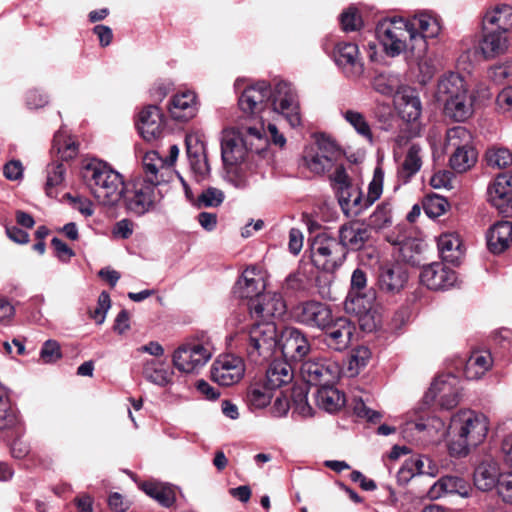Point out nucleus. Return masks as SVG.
I'll return each instance as SVG.
<instances>
[{"instance_id": "48", "label": "nucleus", "mask_w": 512, "mask_h": 512, "mask_svg": "<svg viewBox=\"0 0 512 512\" xmlns=\"http://www.w3.org/2000/svg\"><path fill=\"white\" fill-rule=\"evenodd\" d=\"M47 179L45 191L49 197L57 195V188L60 187L65 179L66 166L61 162H53L47 166Z\"/></svg>"}, {"instance_id": "63", "label": "nucleus", "mask_w": 512, "mask_h": 512, "mask_svg": "<svg viewBox=\"0 0 512 512\" xmlns=\"http://www.w3.org/2000/svg\"><path fill=\"white\" fill-rule=\"evenodd\" d=\"M53 147L57 149L58 153L62 154L63 158H72L76 155L77 146L75 142L63 140L62 134L58 132L54 136Z\"/></svg>"}, {"instance_id": "8", "label": "nucleus", "mask_w": 512, "mask_h": 512, "mask_svg": "<svg viewBox=\"0 0 512 512\" xmlns=\"http://www.w3.org/2000/svg\"><path fill=\"white\" fill-rule=\"evenodd\" d=\"M311 260L322 271L333 272L346 260V252L338 240L326 232L317 234L310 245Z\"/></svg>"}, {"instance_id": "3", "label": "nucleus", "mask_w": 512, "mask_h": 512, "mask_svg": "<svg viewBox=\"0 0 512 512\" xmlns=\"http://www.w3.org/2000/svg\"><path fill=\"white\" fill-rule=\"evenodd\" d=\"M376 36L390 57L406 53L421 58L426 54L427 42L420 35L413 34L403 18L383 19L376 26Z\"/></svg>"}, {"instance_id": "57", "label": "nucleus", "mask_w": 512, "mask_h": 512, "mask_svg": "<svg viewBox=\"0 0 512 512\" xmlns=\"http://www.w3.org/2000/svg\"><path fill=\"white\" fill-rule=\"evenodd\" d=\"M224 200V193L217 188L209 187L201 192L198 196V206L203 207H217Z\"/></svg>"}, {"instance_id": "40", "label": "nucleus", "mask_w": 512, "mask_h": 512, "mask_svg": "<svg viewBox=\"0 0 512 512\" xmlns=\"http://www.w3.org/2000/svg\"><path fill=\"white\" fill-rule=\"evenodd\" d=\"M143 176L137 179H143V181H151L156 186H160L163 181V173L161 169L164 168L163 160L159 157L155 151L148 152L144 155L143 161Z\"/></svg>"}, {"instance_id": "11", "label": "nucleus", "mask_w": 512, "mask_h": 512, "mask_svg": "<svg viewBox=\"0 0 512 512\" xmlns=\"http://www.w3.org/2000/svg\"><path fill=\"white\" fill-rule=\"evenodd\" d=\"M300 374L309 385L322 387L333 384L338 377V366L324 358H315L304 361L300 366Z\"/></svg>"}, {"instance_id": "31", "label": "nucleus", "mask_w": 512, "mask_h": 512, "mask_svg": "<svg viewBox=\"0 0 512 512\" xmlns=\"http://www.w3.org/2000/svg\"><path fill=\"white\" fill-rule=\"evenodd\" d=\"M488 249L494 254L504 252L512 243V223L499 221L493 224L486 233Z\"/></svg>"}, {"instance_id": "25", "label": "nucleus", "mask_w": 512, "mask_h": 512, "mask_svg": "<svg viewBox=\"0 0 512 512\" xmlns=\"http://www.w3.org/2000/svg\"><path fill=\"white\" fill-rule=\"evenodd\" d=\"M338 242L343 246L346 255L348 250H360L369 238L368 229L356 222H348L339 227Z\"/></svg>"}, {"instance_id": "19", "label": "nucleus", "mask_w": 512, "mask_h": 512, "mask_svg": "<svg viewBox=\"0 0 512 512\" xmlns=\"http://www.w3.org/2000/svg\"><path fill=\"white\" fill-rule=\"evenodd\" d=\"M457 276L455 271L443 263L434 262L423 267L420 281L430 290H445L454 285Z\"/></svg>"}, {"instance_id": "55", "label": "nucleus", "mask_w": 512, "mask_h": 512, "mask_svg": "<svg viewBox=\"0 0 512 512\" xmlns=\"http://www.w3.org/2000/svg\"><path fill=\"white\" fill-rule=\"evenodd\" d=\"M384 172L381 167H376L373 178L368 185L367 204L372 205L377 201L383 191Z\"/></svg>"}, {"instance_id": "61", "label": "nucleus", "mask_w": 512, "mask_h": 512, "mask_svg": "<svg viewBox=\"0 0 512 512\" xmlns=\"http://www.w3.org/2000/svg\"><path fill=\"white\" fill-rule=\"evenodd\" d=\"M111 306L110 296L103 291L98 297L97 307L90 312L91 318L97 323L102 324L105 321L106 313Z\"/></svg>"}, {"instance_id": "23", "label": "nucleus", "mask_w": 512, "mask_h": 512, "mask_svg": "<svg viewBox=\"0 0 512 512\" xmlns=\"http://www.w3.org/2000/svg\"><path fill=\"white\" fill-rule=\"evenodd\" d=\"M483 30L494 27L495 31L507 34L512 30V6L497 3L488 7L482 18Z\"/></svg>"}, {"instance_id": "37", "label": "nucleus", "mask_w": 512, "mask_h": 512, "mask_svg": "<svg viewBox=\"0 0 512 512\" xmlns=\"http://www.w3.org/2000/svg\"><path fill=\"white\" fill-rule=\"evenodd\" d=\"M141 489L163 507H170L176 500V489L168 483L148 481L141 484Z\"/></svg>"}, {"instance_id": "44", "label": "nucleus", "mask_w": 512, "mask_h": 512, "mask_svg": "<svg viewBox=\"0 0 512 512\" xmlns=\"http://www.w3.org/2000/svg\"><path fill=\"white\" fill-rule=\"evenodd\" d=\"M387 240L391 244L399 246L400 257L403 261L412 264H415L418 261L415 254L420 252V247L414 239L400 234L394 236V233H392L391 235L387 236Z\"/></svg>"}, {"instance_id": "12", "label": "nucleus", "mask_w": 512, "mask_h": 512, "mask_svg": "<svg viewBox=\"0 0 512 512\" xmlns=\"http://www.w3.org/2000/svg\"><path fill=\"white\" fill-rule=\"evenodd\" d=\"M322 331L323 343L330 350L342 352L350 346L356 327L346 317H338L336 319L332 317Z\"/></svg>"}, {"instance_id": "15", "label": "nucleus", "mask_w": 512, "mask_h": 512, "mask_svg": "<svg viewBox=\"0 0 512 512\" xmlns=\"http://www.w3.org/2000/svg\"><path fill=\"white\" fill-rule=\"evenodd\" d=\"M293 317L298 323L322 330L330 322L332 312L324 303L306 301L294 307Z\"/></svg>"}, {"instance_id": "50", "label": "nucleus", "mask_w": 512, "mask_h": 512, "mask_svg": "<svg viewBox=\"0 0 512 512\" xmlns=\"http://www.w3.org/2000/svg\"><path fill=\"white\" fill-rule=\"evenodd\" d=\"M342 115L359 135L370 142L372 141L373 135L371 128L362 113L355 110H346L342 113Z\"/></svg>"}, {"instance_id": "52", "label": "nucleus", "mask_w": 512, "mask_h": 512, "mask_svg": "<svg viewBox=\"0 0 512 512\" xmlns=\"http://www.w3.org/2000/svg\"><path fill=\"white\" fill-rule=\"evenodd\" d=\"M488 166L502 169L512 163V153L507 148H490L486 152Z\"/></svg>"}, {"instance_id": "45", "label": "nucleus", "mask_w": 512, "mask_h": 512, "mask_svg": "<svg viewBox=\"0 0 512 512\" xmlns=\"http://www.w3.org/2000/svg\"><path fill=\"white\" fill-rule=\"evenodd\" d=\"M492 366V358L489 354H473L466 362L464 375L469 380L481 378Z\"/></svg>"}, {"instance_id": "24", "label": "nucleus", "mask_w": 512, "mask_h": 512, "mask_svg": "<svg viewBox=\"0 0 512 512\" xmlns=\"http://www.w3.org/2000/svg\"><path fill=\"white\" fill-rule=\"evenodd\" d=\"M163 129L162 114L156 105L145 107L139 114L138 130L141 136L152 141L158 138Z\"/></svg>"}, {"instance_id": "53", "label": "nucleus", "mask_w": 512, "mask_h": 512, "mask_svg": "<svg viewBox=\"0 0 512 512\" xmlns=\"http://www.w3.org/2000/svg\"><path fill=\"white\" fill-rule=\"evenodd\" d=\"M307 168L315 174H323L329 171L334 163L330 158L320 154L317 151L315 153H309L304 157Z\"/></svg>"}, {"instance_id": "38", "label": "nucleus", "mask_w": 512, "mask_h": 512, "mask_svg": "<svg viewBox=\"0 0 512 512\" xmlns=\"http://www.w3.org/2000/svg\"><path fill=\"white\" fill-rule=\"evenodd\" d=\"M316 401L319 407L332 413L345 405V395L333 384H326L317 388Z\"/></svg>"}, {"instance_id": "35", "label": "nucleus", "mask_w": 512, "mask_h": 512, "mask_svg": "<svg viewBox=\"0 0 512 512\" xmlns=\"http://www.w3.org/2000/svg\"><path fill=\"white\" fill-rule=\"evenodd\" d=\"M474 96L466 92L457 98L444 103V113L456 122L470 118L474 112Z\"/></svg>"}, {"instance_id": "29", "label": "nucleus", "mask_w": 512, "mask_h": 512, "mask_svg": "<svg viewBox=\"0 0 512 512\" xmlns=\"http://www.w3.org/2000/svg\"><path fill=\"white\" fill-rule=\"evenodd\" d=\"M466 92L468 89L463 77L458 73L450 72L439 79L436 99L444 104Z\"/></svg>"}, {"instance_id": "49", "label": "nucleus", "mask_w": 512, "mask_h": 512, "mask_svg": "<svg viewBox=\"0 0 512 512\" xmlns=\"http://www.w3.org/2000/svg\"><path fill=\"white\" fill-rule=\"evenodd\" d=\"M477 161V153L474 148L460 149L451 152L449 163L451 168L458 173L470 169Z\"/></svg>"}, {"instance_id": "6", "label": "nucleus", "mask_w": 512, "mask_h": 512, "mask_svg": "<svg viewBox=\"0 0 512 512\" xmlns=\"http://www.w3.org/2000/svg\"><path fill=\"white\" fill-rule=\"evenodd\" d=\"M122 199L129 213L143 216L157 209L163 194L153 182L135 178L125 185Z\"/></svg>"}, {"instance_id": "43", "label": "nucleus", "mask_w": 512, "mask_h": 512, "mask_svg": "<svg viewBox=\"0 0 512 512\" xmlns=\"http://www.w3.org/2000/svg\"><path fill=\"white\" fill-rule=\"evenodd\" d=\"M172 371L165 367L163 363L156 360H148L143 366L144 378L161 387L166 386L172 380Z\"/></svg>"}, {"instance_id": "46", "label": "nucleus", "mask_w": 512, "mask_h": 512, "mask_svg": "<svg viewBox=\"0 0 512 512\" xmlns=\"http://www.w3.org/2000/svg\"><path fill=\"white\" fill-rule=\"evenodd\" d=\"M367 277L366 273L361 269H356L351 276V288L348 293L346 306L359 304L366 300L368 291L366 290Z\"/></svg>"}, {"instance_id": "18", "label": "nucleus", "mask_w": 512, "mask_h": 512, "mask_svg": "<svg viewBox=\"0 0 512 512\" xmlns=\"http://www.w3.org/2000/svg\"><path fill=\"white\" fill-rule=\"evenodd\" d=\"M489 201L505 217L512 216V175L500 174L488 189Z\"/></svg>"}, {"instance_id": "9", "label": "nucleus", "mask_w": 512, "mask_h": 512, "mask_svg": "<svg viewBox=\"0 0 512 512\" xmlns=\"http://www.w3.org/2000/svg\"><path fill=\"white\" fill-rule=\"evenodd\" d=\"M212 350L209 341L189 340L175 350L173 364L179 371L193 373L207 364L212 357Z\"/></svg>"}, {"instance_id": "36", "label": "nucleus", "mask_w": 512, "mask_h": 512, "mask_svg": "<svg viewBox=\"0 0 512 512\" xmlns=\"http://www.w3.org/2000/svg\"><path fill=\"white\" fill-rule=\"evenodd\" d=\"M293 380V370L289 363L282 360L273 361L266 371L265 384L273 391L288 385Z\"/></svg>"}, {"instance_id": "64", "label": "nucleus", "mask_w": 512, "mask_h": 512, "mask_svg": "<svg viewBox=\"0 0 512 512\" xmlns=\"http://www.w3.org/2000/svg\"><path fill=\"white\" fill-rule=\"evenodd\" d=\"M497 491L505 501L512 503V472L501 474L498 478Z\"/></svg>"}, {"instance_id": "16", "label": "nucleus", "mask_w": 512, "mask_h": 512, "mask_svg": "<svg viewBox=\"0 0 512 512\" xmlns=\"http://www.w3.org/2000/svg\"><path fill=\"white\" fill-rule=\"evenodd\" d=\"M333 57L347 78L357 79L364 73V63L359 57V49L355 43L340 42L336 44Z\"/></svg>"}, {"instance_id": "14", "label": "nucleus", "mask_w": 512, "mask_h": 512, "mask_svg": "<svg viewBox=\"0 0 512 512\" xmlns=\"http://www.w3.org/2000/svg\"><path fill=\"white\" fill-rule=\"evenodd\" d=\"M278 348L286 359L301 362L309 354L311 345L301 330L285 327L280 333Z\"/></svg>"}, {"instance_id": "17", "label": "nucleus", "mask_w": 512, "mask_h": 512, "mask_svg": "<svg viewBox=\"0 0 512 512\" xmlns=\"http://www.w3.org/2000/svg\"><path fill=\"white\" fill-rule=\"evenodd\" d=\"M246 309L256 322H264L281 317L286 312V304L280 294L268 292L249 303Z\"/></svg>"}, {"instance_id": "54", "label": "nucleus", "mask_w": 512, "mask_h": 512, "mask_svg": "<svg viewBox=\"0 0 512 512\" xmlns=\"http://www.w3.org/2000/svg\"><path fill=\"white\" fill-rule=\"evenodd\" d=\"M392 222V209L389 203H382L369 217V225L374 229H383Z\"/></svg>"}, {"instance_id": "5", "label": "nucleus", "mask_w": 512, "mask_h": 512, "mask_svg": "<svg viewBox=\"0 0 512 512\" xmlns=\"http://www.w3.org/2000/svg\"><path fill=\"white\" fill-rule=\"evenodd\" d=\"M278 343L279 335L273 321L256 322L248 333L247 357L255 364H263L273 357Z\"/></svg>"}, {"instance_id": "59", "label": "nucleus", "mask_w": 512, "mask_h": 512, "mask_svg": "<svg viewBox=\"0 0 512 512\" xmlns=\"http://www.w3.org/2000/svg\"><path fill=\"white\" fill-rule=\"evenodd\" d=\"M342 29L346 32L356 31L362 26V20L355 7H349L340 15Z\"/></svg>"}, {"instance_id": "7", "label": "nucleus", "mask_w": 512, "mask_h": 512, "mask_svg": "<svg viewBox=\"0 0 512 512\" xmlns=\"http://www.w3.org/2000/svg\"><path fill=\"white\" fill-rule=\"evenodd\" d=\"M266 129L257 126H242L237 131H224L221 138V157L227 166H233L244 161L248 150L247 138L262 139Z\"/></svg>"}, {"instance_id": "21", "label": "nucleus", "mask_w": 512, "mask_h": 512, "mask_svg": "<svg viewBox=\"0 0 512 512\" xmlns=\"http://www.w3.org/2000/svg\"><path fill=\"white\" fill-rule=\"evenodd\" d=\"M408 273L403 265L391 263L382 266L378 275L379 289L386 294H397L405 286Z\"/></svg>"}, {"instance_id": "39", "label": "nucleus", "mask_w": 512, "mask_h": 512, "mask_svg": "<svg viewBox=\"0 0 512 512\" xmlns=\"http://www.w3.org/2000/svg\"><path fill=\"white\" fill-rule=\"evenodd\" d=\"M500 475L495 462L483 461L474 471V483L478 489L488 491L497 486Z\"/></svg>"}, {"instance_id": "2", "label": "nucleus", "mask_w": 512, "mask_h": 512, "mask_svg": "<svg viewBox=\"0 0 512 512\" xmlns=\"http://www.w3.org/2000/svg\"><path fill=\"white\" fill-rule=\"evenodd\" d=\"M448 433L449 452L453 456H466L470 449L481 444L488 433V419L473 410H461L451 417Z\"/></svg>"}, {"instance_id": "13", "label": "nucleus", "mask_w": 512, "mask_h": 512, "mask_svg": "<svg viewBox=\"0 0 512 512\" xmlns=\"http://www.w3.org/2000/svg\"><path fill=\"white\" fill-rule=\"evenodd\" d=\"M245 365L242 358L226 354L216 359L211 368V378L222 386L238 383L244 376Z\"/></svg>"}, {"instance_id": "42", "label": "nucleus", "mask_w": 512, "mask_h": 512, "mask_svg": "<svg viewBox=\"0 0 512 512\" xmlns=\"http://www.w3.org/2000/svg\"><path fill=\"white\" fill-rule=\"evenodd\" d=\"M472 147V134L463 126H455L447 130L444 151L446 153Z\"/></svg>"}, {"instance_id": "41", "label": "nucleus", "mask_w": 512, "mask_h": 512, "mask_svg": "<svg viewBox=\"0 0 512 512\" xmlns=\"http://www.w3.org/2000/svg\"><path fill=\"white\" fill-rule=\"evenodd\" d=\"M273 397V390L265 383H252L246 393V401L251 410L263 409L268 406Z\"/></svg>"}, {"instance_id": "56", "label": "nucleus", "mask_w": 512, "mask_h": 512, "mask_svg": "<svg viewBox=\"0 0 512 512\" xmlns=\"http://www.w3.org/2000/svg\"><path fill=\"white\" fill-rule=\"evenodd\" d=\"M447 207V200L439 195L429 196L424 202V210L431 218H436L444 214Z\"/></svg>"}, {"instance_id": "33", "label": "nucleus", "mask_w": 512, "mask_h": 512, "mask_svg": "<svg viewBox=\"0 0 512 512\" xmlns=\"http://www.w3.org/2000/svg\"><path fill=\"white\" fill-rule=\"evenodd\" d=\"M437 247L443 261L458 264L464 254L462 242L454 232L442 233L437 239Z\"/></svg>"}, {"instance_id": "62", "label": "nucleus", "mask_w": 512, "mask_h": 512, "mask_svg": "<svg viewBox=\"0 0 512 512\" xmlns=\"http://www.w3.org/2000/svg\"><path fill=\"white\" fill-rule=\"evenodd\" d=\"M372 87L376 92L384 96H392L395 92L394 79L383 74L374 78Z\"/></svg>"}, {"instance_id": "28", "label": "nucleus", "mask_w": 512, "mask_h": 512, "mask_svg": "<svg viewBox=\"0 0 512 512\" xmlns=\"http://www.w3.org/2000/svg\"><path fill=\"white\" fill-rule=\"evenodd\" d=\"M375 301L376 291L371 288L368 291L365 301H362L359 304L346 306L348 310L357 314L360 327L367 332H371L376 329L379 323V317L374 309Z\"/></svg>"}, {"instance_id": "1", "label": "nucleus", "mask_w": 512, "mask_h": 512, "mask_svg": "<svg viewBox=\"0 0 512 512\" xmlns=\"http://www.w3.org/2000/svg\"><path fill=\"white\" fill-rule=\"evenodd\" d=\"M245 80L236 79L234 88L239 93L240 110L253 118H258L265 129V121L271 115L285 118L291 127L301 125V113L298 95L291 83L279 81L272 90L266 81H258L244 86Z\"/></svg>"}, {"instance_id": "22", "label": "nucleus", "mask_w": 512, "mask_h": 512, "mask_svg": "<svg viewBox=\"0 0 512 512\" xmlns=\"http://www.w3.org/2000/svg\"><path fill=\"white\" fill-rule=\"evenodd\" d=\"M265 290L263 277L255 267L247 268L234 287V294L242 299H249L250 302L261 297Z\"/></svg>"}, {"instance_id": "20", "label": "nucleus", "mask_w": 512, "mask_h": 512, "mask_svg": "<svg viewBox=\"0 0 512 512\" xmlns=\"http://www.w3.org/2000/svg\"><path fill=\"white\" fill-rule=\"evenodd\" d=\"M199 110L197 95L192 90H184L174 94L169 100L168 111L172 119L188 122Z\"/></svg>"}, {"instance_id": "51", "label": "nucleus", "mask_w": 512, "mask_h": 512, "mask_svg": "<svg viewBox=\"0 0 512 512\" xmlns=\"http://www.w3.org/2000/svg\"><path fill=\"white\" fill-rule=\"evenodd\" d=\"M427 464V456H417L407 459L399 471V478L409 481L416 475H424V468Z\"/></svg>"}, {"instance_id": "58", "label": "nucleus", "mask_w": 512, "mask_h": 512, "mask_svg": "<svg viewBox=\"0 0 512 512\" xmlns=\"http://www.w3.org/2000/svg\"><path fill=\"white\" fill-rule=\"evenodd\" d=\"M292 402L294 410L301 416L311 415L312 408L308 404L307 391L303 387L294 388L292 391Z\"/></svg>"}, {"instance_id": "47", "label": "nucleus", "mask_w": 512, "mask_h": 512, "mask_svg": "<svg viewBox=\"0 0 512 512\" xmlns=\"http://www.w3.org/2000/svg\"><path fill=\"white\" fill-rule=\"evenodd\" d=\"M422 166L421 147L417 144H412L405 156L399 171L400 177L408 181L414 176Z\"/></svg>"}, {"instance_id": "27", "label": "nucleus", "mask_w": 512, "mask_h": 512, "mask_svg": "<svg viewBox=\"0 0 512 512\" xmlns=\"http://www.w3.org/2000/svg\"><path fill=\"white\" fill-rule=\"evenodd\" d=\"M186 152L191 168L200 175L210 171L205 145L197 133H190L185 138Z\"/></svg>"}, {"instance_id": "26", "label": "nucleus", "mask_w": 512, "mask_h": 512, "mask_svg": "<svg viewBox=\"0 0 512 512\" xmlns=\"http://www.w3.org/2000/svg\"><path fill=\"white\" fill-rule=\"evenodd\" d=\"M422 102L415 90H405L401 97L399 114L403 120L413 124L412 135L416 136L420 132L419 119L422 115Z\"/></svg>"}, {"instance_id": "32", "label": "nucleus", "mask_w": 512, "mask_h": 512, "mask_svg": "<svg viewBox=\"0 0 512 512\" xmlns=\"http://www.w3.org/2000/svg\"><path fill=\"white\" fill-rule=\"evenodd\" d=\"M406 23L413 34L420 35L425 41L426 38L436 37L441 30L437 17L428 11L418 12Z\"/></svg>"}, {"instance_id": "34", "label": "nucleus", "mask_w": 512, "mask_h": 512, "mask_svg": "<svg viewBox=\"0 0 512 512\" xmlns=\"http://www.w3.org/2000/svg\"><path fill=\"white\" fill-rule=\"evenodd\" d=\"M508 48V37L503 32L483 30L482 39L479 42V49L486 59L495 58L503 54Z\"/></svg>"}, {"instance_id": "60", "label": "nucleus", "mask_w": 512, "mask_h": 512, "mask_svg": "<svg viewBox=\"0 0 512 512\" xmlns=\"http://www.w3.org/2000/svg\"><path fill=\"white\" fill-rule=\"evenodd\" d=\"M40 357L44 363H54L62 357L60 344L56 340L49 339L44 342Z\"/></svg>"}, {"instance_id": "10", "label": "nucleus", "mask_w": 512, "mask_h": 512, "mask_svg": "<svg viewBox=\"0 0 512 512\" xmlns=\"http://www.w3.org/2000/svg\"><path fill=\"white\" fill-rule=\"evenodd\" d=\"M459 379L453 374L439 375L431 384L425 399L435 401L444 409H452L459 403Z\"/></svg>"}, {"instance_id": "4", "label": "nucleus", "mask_w": 512, "mask_h": 512, "mask_svg": "<svg viewBox=\"0 0 512 512\" xmlns=\"http://www.w3.org/2000/svg\"><path fill=\"white\" fill-rule=\"evenodd\" d=\"M81 174L99 204L114 206L122 199L125 188L123 177L107 163L93 160L83 167Z\"/></svg>"}, {"instance_id": "30", "label": "nucleus", "mask_w": 512, "mask_h": 512, "mask_svg": "<svg viewBox=\"0 0 512 512\" xmlns=\"http://www.w3.org/2000/svg\"><path fill=\"white\" fill-rule=\"evenodd\" d=\"M469 490L470 486L464 479L457 476H444L431 486L427 495L430 499H438L447 494L468 497Z\"/></svg>"}]
</instances>
